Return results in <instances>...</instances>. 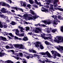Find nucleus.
Here are the masks:
<instances>
[{
    "label": "nucleus",
    "instance_id": "42",
    "mask_svg": "<svg viewBox=\"0 0 63 63\" xmlns=\"http://www.w3.org/2000/svg\"><path fill=\"white\" fill-rule=\"evenodd\" d=\"M45 61L46 62H49V63H51V62H52V61H48L47 60H45Z\"/></svg>",
    "mask_w": 63,
    "mask_h": 63
},
{
    "label": "nucleus",
    "instance_id": "17",
    "mask_svg": "<svg viewBox=\"0 0 63 63\" xmlns=\"http://www.w3.org/2000/svg\"><path fill=\"white\" fill-rule=\"evenodd\" d=\"M39 47H40V48L41 49H43L44 48V47L42 44H40L39 45Z\"/></svg>",
    "mask_w": 63,
    "mask_h": 63
},
{
    "label": "nucleus",
    "instance_id": "24",
    "mask_svg": "<svg viewBox=\"0 0 63 63\" xmlns=\"http://www.w3.org/2000/svg\"><path fill=\"white\" fill-rule=\"evenodd\" d=\"M45 43L46 45H49V42H48L47 41H46L45 42Z\"/></svg>",
    "mask_w": 63,
    "mask_h": 63
},
{
    "label": "nucleus",
    "instance_id": "6",
    "mask_svg": "<svg viewBox=\"0 0 63 63\" xmlns=\"http://www.w3.org/2000/svg\"><path fill=\"white\" fill-rule=\"evenodd\" d=\"M41 44V43L40 42H36V43L35 45V46L37 48H38L39 47V45L38 44L40 45Z\"/></svg>",
    "mask_w": 63,
    "mask_h": 63
},
{
    "label": "nucleus",
    "instance_id": "15",
    "mask_svg": "<svg viewBox=\"0 0 63 63\" xmlns=\"http://www.w3.org/2000/svg\"><path fill=\"white\" fill-rule=\"evenodd\" d=\"M19 47H20V49H23L24 48V47H23L22 45H19Z\"/></svg>",
    "mask_w": 63,
    "mask_h": 63
},
{
    "label": "nucleus",
    "instance_id": "59",
    "mask_svg": "<svg viewBox=\"0 0 63 63\" xmlns=\"http://www.w3.org/2000/svg\"><path fill=\"white\" fill-rule=\"evenodd\" d=\"M5 6H6V7H9V4H8L6 3H5Z\"/></svg>",
    "mask_w": 63,
    "mask_h": 63
},
{
    "label": "nucleus",
    "instance_id": "47",
    "mask_svg": "<svg viewBox=\"0 0 63 63\" xmlns=\"http://www.w3.org/2000/svg\"><path fill=\"white\" fill-rule=\"evenodd\" d=\"M20 3L22 5V6H23V3L22 1H21L20 2Z\"/></svg>",
    "mask_w": 63,
    "mask_h": 63
},
{
    "label": "nucleus",
    "instance_id": "19",
    "mask_svg": "<svg viewBox=\"0 0 63 63\" xmlns=\"http://www.w3.org/2000/svg\"><path fill=\"white\" fill-rule=\"evenodd\" d=\"M34 1L35 3H36L38 5H41V2H38V1H37V0H35Z\"/></svg>",
    "mask_w": 63,
    "mask_h": 63
},
{
    "label": "nucleus",
    "instance_id": "46",
    "mask_svg": "<svg viewBox=\"0 0 63 63\" xmlns=\"http://www.w3.org/2000/svg\"><path fill=\"white\" fill-rule=\"evenodd\" d=\"M31 19H33V18L31 17H30L28 18V20H29Z\"/></svg>",
    "mask_w": 63,
    "mask_h": 63
},
{
    "label": "nucleus",
    "instance_id": "55",
    "mask_svg": "<svg viewBox=\"0 0 63 63\" xmlns=\"http://www.w3.org/2000/svg\"><path fill=\"white\" fill-rule=\"evenodd\" d=\"M14 37L16 39H17V40H18V37H17L16 36H15Z\"/></svg>",
    "mask_w": 63,
    "mask_h": 63
},
{
    "label": "nucleus",
    "instance_id": "51",
    "mask_svg": "<svg viewBox=\"0 0 63 63\" xmlns=\"http://www.w3.org/2000/svg\"><path fill=\"white\" fill-rule=\"evenodd\" d=\"M31 5L30 4H28L27 5V6L28 8H29V7H31Z\"/></svg>",
    "mask_w": 63,
    "mask_h": 63
},
{
    "label": "nucleus",
    "instance_id": "13",
    "mask_svg": "<svg viewBox=\"0 0 63 63\" xmlns=\"http://www.w3.org/2000/svg\"><path fill=\"white\" fill-rule=\"evenodd\" d=\"M13 31H15V32H16L17 33H19V30L18 29H14L13 30Z\"/></svg>",
    "mask_w": 63,
    "mask_h": 63
},
{
    "label": "nucleus",
    "instance_id": "62",
    "mask_svg": "<svg viewBox=\"0 0 63 63\" xmlns=\"http://www.w3.org/2000/svg\"><path fill=\"white\" fill-rule=\"evenodd\" d=\"M23 5V6H24V7H26V4L24 3Z\"/></svg>",
    "mask_w": 63,
    "mask_h": 63
},
{
    "label": "nucleus",
    "instance_id": "50",
    "mask_svg": "<svg viewBox=\"0 0 63 63\" xmlns=\"http://www.w3.org/2000/svg\"><path fill=\"white\" fill-rule=\"evenodd\" d=\"M32 52L33 53H36V51L33 49L32 50Z\"/></svg>",
    "mask_w": 63,
    "mask_h": 63
},
{
    "label": "nucleus",
    "instance_id": "39",
    "mask_svg": "<svg viewBox=\"0 0 63 63\" xmlns=\"http://www.w3.org/2000/svg\"><path fill=\"white\" fill-rule=\"evenodd\" d=\"M5 47L7 48V49H9L10 48V47L8 45L5 46Z\"/></svg>",
    "mask_w": 63,
    "mask_h": 63
},
{
    "label": "nucleus",
    "instance_id": "64",
    "mask_svg": "<svg viewBox=\"0 0 63 63\" xmlns=\"http://www.w3.org/2000/svg\"><path fill=\"white\" fill-rule=\"evenodd\" d=\"M23 62V63H27L26 61H22Z\"/></svg>",
    "mask_w": 63,
    "mask_h": 63
},
{
    "label": "nucleus",
    "instance_id": "41",
    "mask_svg": "<svg viewBox=\"0 0 63 63\" xmlns=\"http://www.w3.org/2000/svg\"><path fill=\"white\" fill-rule=\"evenodd\" d=\"M19 55H20V56H21V57H22L23 55L22 54V53H19Z\"/></svg>",
    "mask_w": 63,
    "mask_h": 63
},
{
    "label": "nucleus",
    "instance_id": "21",
    "mask_svg": "<svg viewBox=\"0 0 63 63\" xmlns=\"http://www.w3.org/2000/svg\"><path fill=\"white\" fill-rule=\"evenodd\" d=\"M29 1L31 4H33L34 3V1L33 0H29Z\"/></svg>",
    "mask_w": 63,
    "mask_h": 63
},
{
    "label": "nucleus",
    "instance_id": "60",
    "mask_svg": "<svg viewBox=\"0 0 63 63\" xmlns=\"http://www.w3.org/2000/svg\"><path fill=\"white\" fill-rule=\"evenodd\" d=\"M33 49L32 50H31V49H29V51H30V52H32V51H33Z\"/></svg>",
    "mask_w": 63,
    "mask_h": 63
},
{
    "label": "nucleus",
    "instance_id": "43",
    "mask_svg": "<svg viewBox=\"0 0 63 63\" xmlns=\"http://www.w3.org/2000/svg\"><path fill=\"white\" fill-rule=\"evenodd\" d=\"M3 27V25H2V24H0V28H2Z\"/></svg>",
    "mask_w": 63,
    "mask_h": 63
},
{
    "label": "nucleus",
    "instance_id": "5",
    "mask_svg": "<svg viewBox=\"0 0 63 63\" xmlns=\"http://www.w3.org/2000/svg\"><path fill=\"white\" fill-rule=\"evenodd\" d=\"M43 22L46 25H47V24L49 25V24H50L51 23L50 21H49L44 20L43 21Z\"/></svg>",
    "mask_w": 63,
    "mask_h": 63
},
{
    "label": "nucleus",
    "instance_id": "31",
    "mask_svg": "<svg viewBox=\"0 0 63 63\" xmlns=\"http://www.w3.org/2000/svg\"><path fill=\"white\" fill-rule=\"evenodd\" d=\"M6 5V3L4 2H2V6H5Z\"/></svg>",
    "mask_w": 63,
    "mask_h": 63
},
{
    "label": "nucleus",
    "instance_id": "9",
    "mask_svg": "<svg viewBox=\"0 0 63 63\" xmlns=\"http://www.w3.org/2000/svg\"><path fill=\"white\" fill-rule=\"evenodd\" d=\"M18 28L19 29H20V31L21 32H24V31H23V30H24V29L23 28V27H20V26H19L18 27Z\"/></svg>",
    "mask_w": 63,
    "mask_h": 63
},
{
    "label": "nucleus",
    "instance_id": "14",
    "mask_svg": "<svg viewBox=\"0 0 63 63\" xmlns=\"http://www.w3.org/2000/svg\"><path fill=\"white\" fill-rule=\"evenodd\" d=\"M24 30H26V31H28V30H29L30 29V28L29 27H26L24 29Z\"/></svg>",
    "mask_w": 63,
    "mask_h": 63
},
{
    "label": "nucleus",
    "instance_id": "26",
    "mask_svg": "<svg viewBox=\"0 0 63 63\" xmlns=\"http://www.w3.org/2000/svg\"><path fill=\"white\" fill-rule=\"evenodd\" d=\"M23 17L25 19H27V15H24L23 16Z\"/></svg>",
    "mask_w": 63,
    "mask_h": 63
},
{
    "label": "nucleus",
    "instance_id": "16",
    "mask_svg": "<svg viewBox=\"0 0 63 63\" xmlns=\"http://www.w3.org/2000/svg\"><path fill=\"white\" fill-rule=\"evenodd\" d=\"M54 19L55 20H56L57 22H59V21L58 20V19H57V16H54Z\"/></svg>",
    "mask_w": 63,
    "mask_h": 63
},
{
    "label": "nucleus",
    "instance_id": "18",
    "mask_svg": "<svg viewBox=\"0 0 63 63\" xmlns=\"http://www.w3.org/2000/svg\"><path fill=\"white\" fill-rule=\"evenodd\" d=\"M11 8L12 9H13L14 10H16V11H17V10H18V8L16 7H11Z\"/></svg>",
    "mask_w": 63,
    "mask_h": 63
},
{
    "label": "nucleus",
    "instance_id": "57",
    "mask_svg": "<svg viewBox=\"0 0 63 63\" xmlns=\"http://www.w3.org/2000/svg\"><path fill=\"white\" fill-rule=\"evenodd\" d=\"M7 37L9 39H10V40H11V39H12V38L10 36H8Z\"/></svg>",
    "mask_w": 63,
    "mask_h": 63
},
{
    "label": "nucleus",
    "instance_id": "53",
    "mask_svg": "<svg viewBox=\"0 0 63 63\" xmlns=\"http://www.w3.org/2000/svg\"><path fill=\"white\" fill-rule=\"evenodd\" d=\"M36 56H37V57L38 58V59H39L40 58V57H39V56H40L36 55Z\"/></svg>",
    "mask_w": 63,
    "mask_h": 63
},
{
    "label": "nucleus",
    "instance_id": "10",
    "mask_svg": "<svg viewBox=\"0 0 63 63\" xmlns=\"http://www.w3.org/2000/svg\"><path fill=\"white\" fill-rule=\"evenodd\" d=\"M0 38L1 39H2V40L3 41H7V39L5 37H3L2 36H0Z\"/></svg>",
    "mask_w": 63,
    "mask_h": 63
},
{
    "label": "nucleus",
    "instance_id": "25",
    "mask_svg": "<svg viewBox=\"0 0 63 63\" xmlns=\"http://www.w3.org/2000/svg\"><path fill=\"white\" fill-rule=\"evenodd\" d=\"M9 45H10V46H11V47H10V48H14V47H13V45H12V44H10Z\"/></svg>",
    "mask_w": 63,
    "mask_h": 63
},
{
    "label": "nucleus",
    "instance_id": "11",
    "mask_svg": "<svg viewBox=\"0 0 63 63\" xmlns=\"http://www.w3.org/2000/svg\"><path fill=\"white\" fill-rule=\"evenodd\" d=\"M21 33H21L19 35V37H23V36H24V31L23 32H21Z\"/></svg>",
    "mask_w": 63,
    "mask_h": 63
},
{
    "label": "nucleus",
    "instance_id": "37",
    "mask_svg": "<svg viewBox=\"0 0 63 63\" xmlns=\"http://www.w3.org/2000/svg\"><path fill=\"white\" fill-rule=\"evenodd\" d=\"M31 14H32V15H36V14H35L34 12L33 11H32L31 12Z\"/></svg>",
    "mask_w": 63,
    "mask_h": 63
},
{
    "label": "nucleus",
    "instance_id": "32",
    "mask_svg": "<svg viewBox=\"0 0 63 63\" xmlns=\"http://www.w3.org/2000/svg\"><path fill=\"white\" fill-rule=\"evenodd\" d=\"M14 46L15 47H19V45H14Z\"/></svg>",
    "mask_w": 63,
    "mask_h": 63
},
{
    "label": "nucleus",
    "instance_id": "4",
    "mask_svg": "<svg viewBox=\"0 0 63 63\" xmlns=\"http://www.w3.org/2000/svg\"><path fill=\"white\" fill-rule=\"evenodd\" d=\"M36 30L35 31V33H38L40 32L39 31H40V32H41V31H42V30L40 28H36ZM37 30H38V31H37Z\"/></svg>",
    "mask_w": 63,
    "mask_h": 63
},
{
    "label": "nucleus",
    "instance_id": "7",
    "mask_svg": "<svg viewBox=\"0 0 63 63\" xmlns=\"http://www.w3.org/2000/svg\"><path fill=\"white\" fill-rule=\"evenodd\" d=\"M5 33L6 35H10V36H11L12 37H14V36L13 35V34H12V33H9L5 32Z\"/></svg>",
    "mask_w": 63,
    "mask_h": 63
},
{
    "label": "nucleus",
    "instance_id": "8",
    "mask_svg": "<svg viewBox=\"0 0 63 63\" xmlns=\"http://www.w3.org/2000/svg\"><path fill=\"white\" fill-rule=\"evenodd\" d=\"M57 49L59 50H60V49H61L62 50H63V47L59 46V47H57Z\"/></svg>",
    "mask_w": 63,
    "mask_h": 63
},
{
    "label": "nucleus",
    "instance_id": "49",
    "mask_svg": "<svg viewBox=\"0 0 63 63\" xmlns=\"http://www.w3.org/2000/svg\"><path fill=\"white\" fill-rule=\"evenodd\" d=\"M58 39L59 41H61V38L60 37H59L58 38Z\"/></svg>",
    "mask_w": 63,
    "mask_h": 63
},
{
    "label": "nucleus",
    "instance_id": "35",
    "mask_svg": "<svg viewBox=\"0 0 63 63\" xmlns=\"http://www.w3.org/2000/svg\"><path fill=\"white\" fill-rule=\"evenodd\" d=\"M49 38V37H45L44 38H43L45 40H47Z\"/></svg>",
    "mask_w": 63,
    "mask_h": 63
},
{
    "label": "nucleus",
    "instance_id": "63",
    "mask_svg": "<svg viewBox=\"0 0 63 63\" xmlns=\"http://www.w3.org/2000/svg\"><path fill=\"white\" fill-rule=\"evenodd\" d=\"M47 32L48 33H50V31L48 30H47Z\"/></svg>",
    "mask_w": 63,
    "mask_h": 63
},
{
    "label": "nucleus",
    "instance_id": "34",
    "mask_svg": "<svg viewBox=\"0 0 63 63\" xmlns=\"http://www.w3.org/2000/svg\"><path fill=\"white\" fill-rule=\"evenodd\" d=\"M42 11H43V12H48V10L47 9H45L44 10H42Z\"/></svg>",
    "mask_w": 63,
    "mask_h": 63
},
{
    "label": "nucleus",
    "instance_id": "58",
    "mask_svg": "<svg viewBox=\"0 0 63 63\" xmlns=\"http://www.w3.org/2000/svg\"><path fill=\"white\" fill-rule=\"evenodd\" d=\"M8 1L10 2V4H11L12 3V1L11 0H8Z\"/></svg>",
    "mask_w": 63,
    "mask_h": 63
},
{
    "label": "nucleus",
    "instance_id": "38",
    "mask_svg": "<svg viewBox=\"0 0 63 63\" xmlns=\"http://www.w3.org/2000/svg\"><path fill=\"white\" fill-rule=\"evenodd\" d=\"M61 28L60 29L61 32H63V26L61 27Z\"/></svg>",
    "mask_w": 63,
    "mask_h": 63
},
{
    "label": "nucleus",
    "instance_id": "28",
    "mask_svg": "<svg viewBox=\"0 0 63 63\" xmlns=\"http://www.w3.org/2000/svg\"><path fill=\"white\" fill-rule=\"evenodd\" d=\"M60 40H54L55 42H57V43H59L60 42Z\"/></svg>",
    "mask_w": 63,
    "mask_h": 63
},
{
    "label": "nucleus",
    "instance_id": "23",
    "mask_svg": "<svg viewBox=\"0 0 63 63\" xmlns=\"http://www.w3.org/2000/svg\"><path fill=\"white\" fill-rule=\"evenodd\" d=\"M4 55V53H0V57H2Z\"/></svg>",
    "mask_w": 63,
    "mask_h": 63
},
{
    "label": "nucleus",
    "instance_id": "12",
    "mask_svg": "<svg viewBox=\"0 0 63 63\" xmlns=\"http://www.w3.org/2000/svg\"><path fill=\"white\" fill-rule=\"evenodd\" d=\"M28 40V38L26 37H24L22 39V40L24 41H26Z\"/></svg>",
    "mask_w": 63,
    "mask_h": 63
},
{
    "label": "nucleus",
    "instance_id": "56",
    "mask_svg": "<svg viewBox=\"0 0 63 63\" xmlns=\"http://www.w3.org/2000/svg\"><path fill=\"white\" fill-rule=\"evenodd\" d=\"M14 57H15V58H16V59H17V60H18L19 59V58L18 57L15 56H14Z\"/></svg>",
    "mask_w": 63,
    "mask_h": 63
},
{
    "label": "nucleus",
    "instance_id": "61",
    "mask_svg": "<svg viewBox=\"0 0 63 63\" xmlns=\"http://www.w3.org/2000/svg\"><path fill=\"white\" fill-rule=\"evenodd\" d=\"M17 16H19L20 17H21V16H22L20 15H17Z\"/></svg>",
    "mask_w": 63,
    "mask_h": 63
},
{
    "label": "nucleus",
    "instance_id": "36",
    "mask_svg": "<svg viewBox=\"0 0 63 63\" xmlns=\"http://www.w3.org/2000/svg\"><path fill=\"white\" fill-rule=\"evenodd\" d=\"M35 16H33L32 17L34 19H36V18H37V16H36V15H35Z\"/></svg>",
    "mask_w": 63,
    "mask_h": 63
},
{
    "label": "nucleus",
    "instance_id": "30",
    "mask_svg": "<svg viewBox=\"0 0 63 63\" xmlns=\"http://www.w3.org/2000/svg\"><path fill=\"white\" fill-rule=\"evenodd\" d=\"M56 31V30L55 29H54L53 30H52V33H54L55 32V31Z\"/></svg>",
    "mask_w": 63,
    "mask_h": 63
},
{
    "label": "nucleus",
    "instance_id": "54",
    "mask_svg": "<svg viewBox=\"0 0 63 63\" xmlns=\"http://www.w3.org/2000/svg\"><path fill=\"white\" fill-rule=\"evenodd\" d=\"M4 19H5V20H8V17H5V16L4 17Z\"/></svg>",
    "mask_w": 63,
    "mask_h": 63
},
{
    "label": "nucleus",
    "instance_id": "33",
    "mask_svg": "<svg viewBox=\"0 0 63 63\" xmlns=\"http://www.w3.org/2000/svg\"><path fill=\"white\" fill-rule=\"evenodd\" d=\"M0 16H1L2 18H4V17H5V16H4V15H0Z\"/></svg>",
    "mask_w": 63,
    "mask_h": 63
},
{
    "label": "nucleus",
    "instance_id": "2",
    "mask_svg": "<svg viewBox=\"0 0 63 63\" xmlns=\"http://www.w3.org/2000/svg\"><path fill=\"white\" fill-rule=\"evenodd\" d=\"M40 54H41V55H46V54L47 55V56H49V57H50L51 56V55H50V53L48 52V51H47L46 52H41V53H40Z\"/></svg>",
    "mask_w": 63,
    "mask_h": 63
},
{
    "label": "nucleus",
    "instance_id": "48",
    "mask_svg": "<svg viewBox=\"0 0 63 63\" xmlns=\"http://www.w3.org/2000/svg\"><path fill=\"white\" fill-rule=\"evenodd\" d=\"M57 56H58V57H60V56L61 55L60 54H59V53H58L57 52V54H56Z\"/></svg>",
    "mask_w": 63,
    "mask_h": 63
},
{
    "label": "nucleus",
    "instance_id": "27",
    "mask_svg": "<svg viewBox=\"0 0 63 63\" xmlns=\"http://www.w3.org/2000/svg\"><path fill=\"white\" fill-rule=\"evenodd\" d=\"M46 4L47 5L46 6L47 8H49V6L48 5H49V3L47 2L46 3Z\"/></svg>",
    "mask_w": 63,
    "mask_h": 63
},
{
    "label": "nucleus",
    "instance_id": "52",
    "mask_svg": "<svg viewBox=\"0 0 63 63\" xmlns=\"http://www.w3.org/2000/svg\"><path fill=\"white\" fill-rule=\"evenodd\" d=\"M11 11L13 13H15V11L14 10H11Z\"/></svg>",
    "mask_w": 63,
    "mask_h": 63
},
{
    "label": "nucleus",
    "instance_id": "1",
    "mask_svg": "<svg viewBox=\"0 0 63 63\" xmlns=\"http://www.w3.org/2000/svg\"><path fill=\"white\" fill-rule=\"evenodd\" d=\"M0 11L3 13H7V14H10L11 12H9L8 11H7L6 9L4 8H2L0 10Z\"/></svg>",
    "mask_w": 63,
    "mask_h": 63
},
{
    "label": "nucleus",
    "instance_id": "44",
    "mask_svg": "<svg viewBox=\"0 0 63 63\" xmlns=\"http://www.w3.org/2000/svg\"><path fill=\"white\" fill-rule=\"evenodd\" d=\"M30 55H29L27 56L26 57V58H27V59H29L30 58Z\"/></svg>",
    "mask_w": 63,
    "mask_h": 63
},
{
    "label": "nucleus",
    "instance_id": "22",
    "mask_svg": "<svg viewBox=\"0 0 63 63\" xmlns=\"http://www.w3.org/2000/svg\"><path fill=\"white\" fill-rule=\"evenodd\" d=\"M46 34H41V37H42V38H44L45 37Z\"/></svg>",
    "mask_w": 63,
    "mask_h": 63
},
{
    "label": "nucleus",
    "instance_id": "40",
    "mask_svg": "<svg viewBox=\"0 0 63 63\" xmlns=\"http://www.w3.org/2000/svg\"><path fill=\"white\" fill-rule=\"evenodd\" d=\"M58 2V0H54V4H55L56 3H57Z\"/></svg>",
    "mask_w": 63,
    "mask_h": 63
},
{
    "label": "nucleus",
    "instance_id": "29",
    "mask_svg": "<svg viewBox=\"0 0 63 63\" xmlns=\"http://www.w3.org/2000/svg\"><path fill=\"white\" fill-rule=\"evenodd\" d=\"M7 26H8L6 24H5L3 26L4 28H6L7 27Z\"/></svg>",
    "mask_w": 63,
    "mask_h": 63
},
{
    "label": "nucleus",
    "instance_id": "20",
    "mask_svg": "<svg viewBox=\"0 0 63 63\" xmlns=\"http://www.w3.org/2000/svg\"><path fill=\"white\" fill-rule=\"evenodd\" d=\"M10 24L11 25H15L16 23L15 22L12 21L10 23Z\"/></svg>",
    "mask_w": 63,
    "mask_h": 63
},
{
    "label": "nucleus",
    "instance_id": "45",
    "mask_svg": "<svg viewBox=\"0 0 63 63\" xmlns=\"http://www.w3.org/2000/svg\"><path fill=\"white\" fill-rule=\"evenodd\" d=\"M58 19H62L61 17V16H58Z\"/></svg>",
    "mask_w": 63,
    "mask_h": 63
},
{
    "label": "nucleus",
    "instance_id": "3",
    "mask_svg": "<svg viewBox=\"0 0 63 63\" xmlns=\"http://www.w3.org/2000/svg\"><path fill=\"white\" fill-rule=\"evenodd\" d=\"M51 53H52V54L54 55H53V56L54 57V58H55L56 57V56L57 55L56 54H57V52H56L55 51H54L53 50H52L51 51Z\"/></svg>",
    "mask_w": 63,
    "mask_h": 63
}]
</instances>
